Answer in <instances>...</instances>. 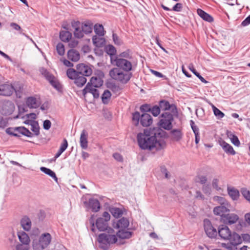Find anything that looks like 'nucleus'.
Segmentation results:
<instances>
[{
    "label": "nucleus",
    "mask_w": 250,
    "mask_h": 250,
    "mask_svg": "<svg viewBox=\"0 0 250 250\" xmlns=\"http://www.w3.org/2000/svg\"><path fill=\"white\" fill-rule=\"evenodd\" d=\"M164 133L160 127L145 129L144 132L138 134L137 139L138 145L143 149L159 150L164 149L166 146L165 142L160 139Z\"/></svg>",
    "instance_id": "nucleus-1"
},
{
    "label": "nucleus",
    "mask_w": 250,
    "mask_h": 250,
    "mask_svg": "<svg viewBox=\"0 0 250 250\" xmlns=\"http://www.w3.org/2000/svg\"><path fill=\"white\" fill-rule=\"evenodd\" d=\"M72 26L74 29V35L77 38L80 39L83 37L84 34H88L92 32L93 23L90 21H85L81 22L79 21L72 22Z\"/></svg>",
    "instance_id": "nucleus-2"
},
{
    "label": "nucleus",
    "mask_w": 250,
    "mask_h": 250,
    "mask_svg": "<svg viewBox=\"0 0 250 250\" xmlns=\"http://www.w3.org/2000/svg\"><path fill=\"white\" fill-rule=\"evenodd\" d=\"M117 240L114 230L111 228L108 229L107 233L100 234L98 237L100 247L104 250H108L110 245L116 243Z\"/></svg>",
    "instance_id": "nucleus-3"
},
{
    "label": "nucleus",
    "mask_w": 250,
    "mask_h": 250,
    "mask_svg": "<svg viewBox=\"0 0 250 250\" xmlns=\"http://www.w3.org/2000/svg\"><path fill=\"white\" fill-rule=\"evenodd\" d=\"M217 232L222 239L229 241L233 246H237L242 243L241 236L235 232H232L227 226L219 229Z\"/></svg>",
    "instance_id": "nucleus-4"
},
{
    "label": "nucleus",
    "mask_w": 250,
    "mask_h": 250,
    "mask_svg": "<svg viewBox=\"0 0 250 250\" xmlns=\"http://www.w3.org/2000/svg\"><path fill=\"white\" fill-rule=\"evenodd\" d=\"M109 74L112 79L123 84L127 83L132 77L131 72H125L117 67L111 69Z\"/></svg>",
    "instance_id": "nucleus-5"
},
{
    "label": "nucleus",
    "mask_w": 250,
    "mask_h": 250,
    "mask_svg": "<svg viewBox=\"0 0 250 250\" xmlns=\"http://www.w3.org/2000/svg\"><path fill=\"white\" fill-rule=\"evenodd\" d=\"M52 237L49 233L42 234L38 239L33 240L32 248L33 250H44L50 244Z\"/></svg>",
    "instance_id": "nucleus-6"
},
{
    "label": "nucleus",
    "mask_w": 250,
    "mask_h": 250,
    "mask_svg": "<svg viewBox=\"0 0 250 250\" xmlns=\"http://www.w3.org/2000/svg\"><path fill=\"white\" fill-rule=\"evenodd\" d=\"M132 121L135 125H139V122L143 126H148L152 123L151 116L147 113H143L142 115L139 112H135L132 114Z\"/></svg>",
    "instance_id": "nucleus-7"
},
{
    "label": "nucleus",
    "mask_w": 250,
    "mask_h": 250,
    "mask_svg": "<svg viewBox=\"0 0 250 250\" xmlns=\"http://www.w3.org/2000/svg\"><path fill=\"white\" fill-rule=\"evenodd\" d=\"M39 71L54 88L58 90L61 89V84L57 79L46 69L41 67L40 68Z\"/></svg>",
    "instance_id": "nucleus-8"
},
{
    "label": "nucleus",
    "mask_w": 250,
    "mask_h": 250,
    "mask_svg": "<svg viewBox=\"0 0 250 250\" xmlns=\"http://www.w3.org/2000/svg\"><path fill=\"white\" fill-rule=\"evenodd\" d=\"M162 119L159 122V126L166 130H169L172 127V122L173 121V115L168 112H165L161 115Z\"/></svg>",
    "instance_id": "nucleus-9"
},
{
    "label": "nucleus",
    "mask_w": 250,
    "mask_h": 250,
    "mask_svg": "<svg viewBox=\"0 0 250 250\" xmlns=\"http://www.w3.org/2000/svg\"><path fill=\"white\" fill-rule=\"evenodd\" d=\"M113 61L117 68L125 72H130L133 69V64L130 60L116 58Z\"/></svg>",
    "instance_id": "nucleus-10"
},
{
    "label": "nucleus",
    "mask_w": 250,
    "mask_h": 250,
    "mask_svg": "<svg viewBox=\"0 0 250 250\" xmlns=\"http://www.w3.org/2000/svg\"><path fill=\"white\" fill-rule=\"evenodd\" d=\"M6 132L14 136L20 137L21 135H22L28 137H33L32 133L24 126L8 128L6 129Z\"/></svg>",
    "instance_id": "nucleus-11"
},
{
    "label": "nucleus",
    "mask_w": 250,
    "mask_h": 250,
    "mask_svg": "<svg viewBox=\"0 0 250 250\" xmlns=\"http://www.w3.org/2000/svg\"><path fill=\"white\" fill-rule=\"evenodd\" d=\"M110 215L108 212L104 211L102 217L98 218L96 222V226L100 231H104L108 228V222L110 220Z\"/></svg>",
    "instance_id": "nucleus-12"
},
{
    "label": "nucleus",
    "mask_w": 250,
    "mask_h": 250,
    "mask_svg": "<svg viewBox=\"0 0 250 250\" xmlns=\"http://www.w3.org/2000/svg\"><path fill=\"white\" fill-rule=\"evenodd\" d=\"M204 224V229L207 235L211 238H215L218 232L216 229L212 226L210 221L208 219H205Z\"/></svg>",
    "instance_id": "nucleus-13"
},
{
    "label": "nucleus",
    "mask_w": 250,
    "mask_h": 250,
    "mask_svg": "<svg viewBox=\"0 0 250 250\" xmlns=\"http://www.w3.org/2000/svg\"><path fill=\"white\" fill-rule=\"evenodd\" d=\"M15 108L13 103L7 101L2 104L0 107V113L3 115H8L12 113Z\"/></svg>",
    "instance_id": "nucleus-14"
},
{
    "label": "nucleus",
    "mask_w": 250,
    "mask_h": 250,
    "mask_svg": "<svg viewBox=\"0 0 250 250\" xmlns=\"http://www.w3.org/2000/svg\"><path fill=\"white\" fill-rule=\"evenodd\" d=\"M14 91V87L11 84L4 83L0 85V95L9 96Z\"/></svg>",
    "instance_id": "nucleus-15"
},
{
    "label": "nucleus",
    "mask_w": 250,
    "mask_h": 250,
    "mask_svg": "<svg viewBox=\"0 0 250 250\" xmlns=\"http://www.w3.org/2000/svg\"><path fill=\"white\" fill-rule=\"evenodd\" d=\"M76 69L80 75L84 76H89L91 75L92 70L88 65L83 63H80L77 65Z\"/></svg>",
    "instance_id": "nucleus-16"
},
{
    "label": "nucleus",
    "mask_w": 250,
    "mask_h": 250,
    "mask_svg": "<svg viewBox=\"0 0 250 250\" xmlns=\"http://www.w3.org/2000/svg\"><path fill=\"white\" fill-rule=\"evenodd\" d=\"M239 219V216L235 213H229L222 217V221L224 223L231 225L236 223Z\"/></svg>",
    "instance_id": "nucleus-17"
},
{
    "label": "nucleus",
    "mask_w": 250,
    "mask_h": 250,
    "mask_svg": "<svg viewBox=\"0 0 250 250\" xmlns=\"http://www.w3.org/2000/svg\"><path fill=\"white\" fill-rule=\"evenodd\" d=\"M230 208V205H221L219 206L216 207L213 209V212L214 214L219 215L222 217L226 215V213L229 211V208Z\"/></svg>",
    "instance_id": "nucleus-18"
},
{
    "label": "nucleus",
    "mask_w": 250,
    "mask_h": 250,
    "mask_svg": "<svg viewBox=\"0 0 250 250\" xmlns=\"http://www.w3.org/2000/svg\"><path fill=\"white\" fill-rule=\"evenodd\" d=\"M91 85L90 83H88L85 87L83 90V95L85 96L87 93H90L93 95L94 98H98L99 97L100 94L99 91Z\"/></svg>",
    "instance_id": "nucleus-19"
},
{
    "label": "nucleus",
    "mask_w": 250,
    "mask_h": 250,
    "mask_svg": "<svg viewBox=\"0 0 250 250\" xmlns=\"http://www.w3.org/2000/svg\"><path fill=\"white\" fill-rule=\"evenodd\" d=\"M80 144L81 147L83 149H86L88 147V133L85 129L81 132Z\"/></svg>",
    "instance_id": "nucleus-20"
},
{
    "label": "nucleus",
    "mask_w": 250,
    "mask_h": 250,
    "mask_svg": "<svg viewBox=\"0 0 250 250\" xmlns=\"http://www.w3.org/2000/svg\"><path fill=\"white\" fill-rule=\"evenodd\" d=\"M129 225L128 220L125 217L119 219L116 223L113 224V227L118 229H125L128 228Z\"/></svg>",
    "instance_id": "nucleus-21"
},
{
    "label": "nucleus",
    "mask_w": 250,
    "mask_h": 250,
    "mask_svg": "<svg viewBox=\"0 0 250 250\" xmlns=\"http://www.w3.org/2000/svg\"><path fill=\"white\" fill-rule=\"evenodd\" d=\"M26 104L27 106L30 108H36L41 104L39 99L32 96L29 97L26 99Z\"/></svg>",
    "instance_id": "nucleus-22"
},
{
    "label": "nucleus",
    "mask_w": 250,
    "mask_h": 250,
    "mask_svg": "<svg viewBox=\"0 0 250 250\" xmlns=\"http://www.w3.org/2000/svg\"><path fill=\"white\" fill-rule=\"evenodd\" d=\"M159 106L163 110H171L173 113L176 111V106L174 104H170L169 102L166 101H161L160 102Z\"/></svg>",
    "instance_id": "nucleus-23"
},
{
    "label": "nucleus",
    "mask_w": 250,
    "mask_h": 250,
    "mask_svg": "<svg viewBox=\"0 0 250 250\" xmlns=\"http://www.w3.org/2000/svg\"><path fill=\"white\" fill-rule=\"evenodd\" d=\"M220 145L226 153H229L232 155L235 154L236 152L232 146L224 141H220Z\"/></svg>",
    "instance_id": "nucleus-24"
},
{
    "label": "nucleus",
    "mask_w": 250,
    "mask_h": 250,
    "mask_svg": "<svg viewBox=\"0 0 250 250\" xmlns=\"http://www.w3.org/2000/svg\"><path fill=\"white\" fill-rule=\"evenodd\" d=\"M117 237L120 239H129L131 237L132 233L130 231L125 230V229H120L116 233Z\"/></svg>",
    "instance_id": "nucleus-25"
},
{
    "label": "nucleus",
    "mask_w": 250,
    "mask_h": 250,
    "mask_svg": "<svg viewBox=\"0 0 250 250\" xmlns=\"http://www.w3.org/2000/svg\"><path fill=\"white\" fill-rule=\"evenodd\" d=\"M88 206L94 212H97L101 207L99 201L97 199L93 198L89 200Z\"/></svg>",
    "instance_id": "nucleus-26"
},
{
    "label": "nucleus",
    "mask_w": 250,
    "mask_h": 250,
    "mask_svg": "<svg viewBox=\"0 0 250 250\" xmlns=\"http://www.w3.org/2000/svg\"><path fill=\"white\" fill-rule=\"evenodd\" d=\"M20 241L24 245H28L30 240L28 235L24 231H20L18 233Z\"/></svg>",
    "instance_id": "nucleus-27"
},
{
    "label": "nucleus",
    "mask_w": 250,
    "mask_h": 250,
    "mask_svg": "<svg viewBox=\"0 0 250 250\" xmlns=\"http://www.w3.org/2000/svg\"><path fill=\"white\" fill-rule=\"evenodd\" d=\"M227 190L228 194L233 200H236L238 199L240 195L238 190L235 188L234 187H228Z\"/></svg>",
    "instance_id": "nucleus-28"
},
{
    "label": "nucleus",
    "mask_w": 250,
    "mask_h": 250,
    "mask_svg": "<svg viewBox=\"0 0 250 250\" xmlns=\"http://www.w3.org/2000/svg\"><path fill=\"white\" fill-rule=\"evenodd\" d=\"M67 57L70 60L73 62H77L80 59V56L78 51L71 49L68 51Z\"/></svg>",
    "instance_id": "nucleus-29"
},
{
    "label": "nucleus",
    "mask_w": 250,
    "mask_h": 250,
    "mask_svg": "<svg viewBox=\"0 0 250 250\" xmlns=\"http://www.w3.org/2000/svg\"><path fill=\"white\" fill-rule=\"evenodd\" d=\"M170 135L172 140L178 141L182 139L183 134L180 129H174L170 131Z\"/></svg>",
    "instance_id": "nucleus-30"
},
{
    "label": "nucleus",
    "mask_w": 250,
    "mask_h": 250,
    "mask_svg": "<svg viewBox=\"0 0 250 250\" xmlns=\"http://www.w3.org/2000/svg\"><path fill=\"white\" fill-rule=\"evenodd\" d=\"M197 12L198 15L205 21H208L209 22L213 21V18L212 17L203 10L201 9H198Z\"/></svg>",
    "instance_id": "nucleus-31"
},
{
    "label": "nucleus",
    "mask_w": 250,
    "mask_h": 250,
    "mask_svg": "<svg viewBox=\"0 0 250 250\" xmlns=\"http://www.w3.org/2000/svg\"><path fill=\"white\" fill-rule=\"evenodd\" d=\"M21 224L25 230L28 231L31 229V222L30 219L27 216H24L22 218L21 221Z\"/></svg>",
    "instance_id": "nucleus-32"
},
{
    "label": "nucleus",
    "mask_w": 250,
    "mask_h": 250,
    "mask_svg": "<svg viewBox=\"0 0 250 250\" xmlns=\"http://www.w3.org/2000/svg\"><path fill=\"white\" fill-rule=\"evenodd\" d=\"M90 84L94 87H99L102 85L103 81V80L99 77H92L90 82Z\"/></svg>",
    "instance_id": "nucleus-33"
},
{
    "label": "nucleus",
    "mask_w": 250,
    "mask_h": 250,
    "mask_svg": "<svg viewBox=\"0 0 250 250\" xmlns=\"http://www.w3.org/2000/svg\"><path fill=\"white\" fill-rule=\"evenodd\" d=\"M71 37L72 34L69 31H62L60 32V38L62 42H67L71 39Z\"/></svg>",
    "instance_id": "nucleus-34"
},
{
    "label": "nucleus",
    "mask_w": 250,
    "mask_h": 250,
    "mask_svg": "<svg viewBox=\"0 0 250 250\" xmlns=\"http://www.w3.org/2000/svg\"><path fill=\"white\" fill-rule=\"evenodd\" d=\"M86 82V79L84 76L79 75L74 80V83L78 87L83 86Z\"/></svg>",
    "instance_id": "nucleus-35"
},
{
    "label": "nucleus",
    "mask_w": 250,
    "mask_h": 250,
    "mask_svg": "<svg viewBox=\"0 0 250 250\" xmlns=\"http://www.w3.org/2000/svg\"><path fill=\"white\" fill-rule=\"evenodd\" d=\"M66 75L70 79L75 80L79 74L77 69L69 68L66 71Z\"/></svg>",
    "instance_id": "nucleus-36"
},
{
    "label": "nucleus",
    "mask_w": 250,
    "mask_h": 250,
    "mask_svg": "<svg viewBox=\"0 0 250 250\" xmlns=\"http://www.w3.org/2000/svg\"><path fill=\"white\" fill-rule=\"evenodd\" d=\"M30 125L31 126V129L33 132V134L38 136L40 134V127L37 122L32 121L30 122Z\"/></svg>",
    "instance_id": "nucleus-37"
},
{
    "label": "nucleus",
    "mask_w": 250,
    "mask_h": 250,
    "mask_svg": "<svg viewBox=\"0 0 250 250\" xmlns=\"http://www.w3.org/2000/svg\"><path fill=\"white\" fill-rule=\"evenodd\" d=\"M95 33L100 37L104 36V31L103 26L100 24H96L94 26Z\"/></svg>",
    "instance_id": "nucleus-38"
},
{
    "label": "nucleus",
    "mask_w": 250,
    "mask_h": 250,
    "mask_svg": "<svg viewBox=\"0 0 250 250\" xmlns=\"http://www.w3.org/2000/svg\"><path fill=\"white\" fill-rule=\"evenodd\" d=\"M161 6L163 8V9H164L166 11H171V10H173V11H174L179 12V11H181V10H182V9L183 8L182 4L181 3H176L173 7L172 9L169 8V7L164 5L163 4H161Z\"/></svg>",
    "instance_id": "nucleus-39"
},
{
    "label": "nucleus",
    "mask_w": 250,
    "mask_h": 250,
    "mask_svg": "<svg viewBox=\"0 0 250 250\" xmlns=\"http://www.w3.org/2000/svg\"><path fill=\"white\" fill-rule=\"evenodd\" d=\"M110 211L115 218H119L123 214L122 209L118 208H110Z\"/></svg>",
    "instance_id": "nucleus-40"
},
{
    "label": "nucleus",
    "mask_w": 250,
    "mask_h": 250,
    "mask_svg": "<svg viewBox=\"0 0 250 250\" xmlns=\"http://www.w3.org/2000/svg\"><path fill=\"white\" fill-rule=\"evenodd\" d=\"M40 169L45 174L49 175L50 177L54 178L56 181H57V177L56 175V174L54 171L51 170L50 169L45 167H41Z\"/></svg>",
    "instance_id": "nucleus-41"
},
{
    "label": "nucleus",
    "mask_w": 250,
    "mask_h": 250,
    "mask_svg": "<svg viewBox=\"0 0 250 250\" xmlns=\"http://www.w3.org/2000/svg\"><path fill=\"white\" fill-rule=\"evenodd\" d=\"M189 69L200 80L202 83H208V82L196 70L193 64H191L189 65Z\"/></svg>",
    "instance_id": "nucleus-42"
},
{
    "label": "nucleus",
    "mask_w": 250,
    "mask_h": 250,
    "mask_svg": "<svg viewBox=\"0 0 250 250\" xmlns=\"http://www.w3.org/2000/svg\"><path fill=\"white\" fill-rule=\"evenodd\" d=\"M111 96V93L108 90H106L104 91L102 95V101L104 104H107L108 103Z\"/></svg>",
    "instance_id": "nucleus-43"
},
{
    "label": "nucleus",
    "mask_w": 250,
    "mask_h": 250,
    "mask_svg": "<svg viewBox=\"0 0 250 250\" xmlns=\"http://www.w3.org/2000/svg\"><path fill=\"white\" fill-rule=\"evenodd\" d=\"M10 25L14 30H15L16 31H19V33L20 34L25 36L27 38L30 39V40H31L32 42H33V41L32 40V39L30 38V37L28 36L25 35L24 33H22V29L19 25H18V24H17L16 23H15V22H11L10 23Z\"/></svg>",
    "instance_id": "nucleus-44"
},
{
    "label": "nucleus",
    "mask_w": 250,
    "mask_h": 250,
    "mask_svg": "<svg viewBox=\"0 0 250 250\" xmlns=\"http://www.w3.org/2000/svg\"><path fill=\"white\" fill-rule=\"evenodd\" d=\"M213 200L217 202L221 205H230L229 203L224 198L218 196H215L213 197Z\"/></svg>",
    "instance_id": "nucleus-45"
},
{
    "label": "nucleus",
    "mask_w": 250,
    "mask_h": 250,
    "mask_svg": "<svg viewBox=\"0 0 250 250\" xmlns=\"http://www.w3.org/2000/svg\"><path fill=\"white\" fill-rule=\"evenodd\" d=\"M108 87L111 89V90L115 93L116 95H119L121 91L120 86L118 85L110 83L108 86Z\"/></svg>",
    "instance_id": "nucleus-46"
},
{
    "label": "nucleus",
    "mask_w": 250,
    "mask_h": 250,
    "mask_svg": "<svg viewBox=\"0 0 250 250\" xmlns=\"http://www.w3.org/2000/svg\"><path fill=\"white\" fill-rule=\"evenodd\" d=\"M196 183H199L202 185H205L207 182V177L204 175H199L194 178Z\"/></svg>",
    "instance_id": "nucleus-47"
},
{
    "label": "nucleus",
    "mask_w": 250,
    "mask_h": 250,
    "mask_svg": "<svg viewBox=\"0 0 250 250\" xmlns=\"http://www.w3.org/2000/svg\"><path fill=\"white\" fill-rule=\"evenodd\" d=\"M240 192L243 197L250 203V191L247 188H241Z\"/></svg>",
    "instance_id": "nucleus-48"
},
{
    "label": "nucleus",
    "mask_w": 250,
    "mask_h": 250,
    "mask_svg": "<svg viewBox=\"0 0 250 250\" xmlns=\"http://www.w3.org/2000/svg\"><path fill=\"white\" fill-rule=\"evenodd\" d=\"M212 109L214 112V114L216 116L218 119H221L225 116V114L214 105H212Z\"/></svg>",
    "instance_id": "nucleus-49"
},
{
    "label": "nucleus",
    "mask_w": 250,
    "mask_h": 250,
    "mask_svg": "<svg viewBox=\"0 0 250 250\" xmlns=\"http://www.w3.org/2000/svg\"><path fill=\"white\" fill-rule=\"evenodd\" d=\"M93 44L97 46H99L104 42V40L102 38H98L96 36H94L92 38Z\"/></svg>",
    "instance_id": "nucleus-50"
},
{
    "label": "nucleus",
    "mask_w": 250,
    "mask_h": 250,
    "mask_svg": "<svg viewBox=\"0 0 250 250\" xmlns=\"http://www.w3.org/2000/svg\"><path fill=\"white\" fill-rule=\"evenodd\" d=\"M56 50L57 53L60 56H62L64 54V47L62 43L60 42L56 46Z\"/></svg>",
    "instance_id": "nucleus-51"
},
{
    "label": "nucleus",
    "mask_w": 250,
    "mask_h": 250,
    "mask_svg": "<svg viewBox=\"0 0 250 250\" xmlns=\"http://www.w3.org/2000/svg\"><path fill=\"white\" fill-rule=\"evenodd\" d=\"M106 53L111 56L116 54V50L115 48L112 45H108L106 47Z\"/></svg>",
    "instance_id": "nucleus-52"
},
{
    "label": "nucleus",
    "mask_w": 250,
    "mask_h": 250,
    "mask_svg": "<svg viewBox=\"0 0 250 250\" xmlns=\"http://www.w3.org/2000/svg\"><path fill=\"white\" fill-rule=\"evenodd\" d=\"M230 138L231 139V143L235 146H240V143L238 137L233 134L230 135Z\"/></svg>",
    "instance_id": "nucleus-53"
},
{
    "label": "nucleus",
    "mask_w": 250,
    "mask_h": 250,
    "mask_svg": "<svg viewBox=\"0 0 250 250\" xmlns=\"http://www.w3.org/2000/svg\"><path fill=\"white\" fill-rule=\"evenodd\" d=\"M154 116H157L160 113V108L158 106L155 105L151 108L150 111Z\"/></svg>",
    "instance_id": "nucleus-54"
},
{
    "label": "nucleus",
    "mask_w": 250,
    "mask_h": 250,
    "mask_svg": "<svg viewBox=\"0 0 250 250\" xmlns=\"http://www.w3.org/2000/svg\"><path fill=\"white\" fill-rule=\"evenodd\" d=\"M118 58H123L127 60H130L132 57L128 51H126L120 53L119 55Z\"/></svg>",
    "instance_id": "nucleus-55"
},
{
    "label": "nucleus",
    "mask_w": 250,
    "mask_h": 250,
    "mask_svg": "<svg viewBox=\"0 0 250 250\" xmlns=\"http://www.w3.org/2000/svg\"><path fill=\"white\" fill-rule=\"evenodd\" d=\"M202 190L205 194H209L211 192V188L209 184H205L203 185Z\"/></svg>",
    "instance_id": "nucleus-56"
},
{
    "label": "nucleus",
    "mask_w": 250,
    "mask_h": 250,
    "mask_svg": "<svg viewBox=\"0 0 250 250\" xmlns=\"http://www.w3.org/2000/svg\"><path fill=\"white\" fill-rule=\"evenodd\" d=\"M151 109L150 106L147 104H145L141 106L140 110L143 112L150 111Z\"/></svg>",
    "instance_id": "nucleus-57"
},
{
    "label": "nucleus",
    "mask_w": 250,
    "mask_h": 250,
    "mask_svg": "<svg viewBox=\"0 0 250 250\" xmlns=\"http://www.w3.org/2000/svg\"><path fill=\"white\" fill-rule=\"evenodd\" d=\"M28 245H24L23 244H18L16 246V250H28Z\"/></svg>",
    "instance_id": "nucleus-58"
},
{
    "label": "nucleus",
    "mask_w": 250,
    "mask_h": 250,
    "mask_svg": "<svg viewBox=\"0 0 250 250\" xmlns=\"http://www.w3.org/2000/svg\"><path fill=\"white\" fill-rule=\"evenodd\" d=\"M241 238L242 239V241H244L245 242L247 243L250 242V235L249 234H243Z\"/></svg>",
    "instance_id": "nucleus-59"
},
{
    "label": "nucleus",
    "mask_w": 250,
    "mask_h": 250,
    "mask_svg": "<svg viewBox=\"0 0 250 250\" xmlns=\"http://www.w3.org/2000/svg\"><path fill=\"white\" fill-rule=\"evenodd\" d=\"M51 125V122L48 120H46L43 122V128L45 130H48Z\"/></svg>",
    "instance_id": "nucleus-60"
},
{
    "label": "nucleus",
    "mask_w": 250,
    "mask_h": 250,
    "mask_svg": "<svg viewBox=\"0 0 250 250\" xmlns=\"http://www.w3.org/2000/svg\"><path fill=\"white\" fill-rule=\"evenodd\" d=\"M212 185L213 188L217 190H219L221 189V188L218 187V180L217 179H213Z\"/></svg>",
    "instance_id": "nucleus-61"
},
{
    "label": "nucleus",
    "mask_w": 250,
    "mask_h": 250,
    "mask_svg": "<svg viewBox=\"0 0 250 250\" xmlns=\"http://www.w3.org/2000/svg\"><path fill=\"white\" fill-rule=\"evenodd\" d=\"M151 72L155 76L159 77V78H165V79H166V77L165 76L163 75L161 73L158 72L157 71L151 69L150 70Z\"/></svg>",
    "instance_id": "nucleus-62"
},
{
    "label": "nucleus",
    "mask_w": 250,
    "mask_h": 250,
    "mask_svg": "<svg viewBox=\"0 0 250 250\" xmlns=\"http://www.w3.org/2000/svg\"><path fill=\"white\" fill-rule=\"evenodd\" d=\"M249 24H250V15L242 22L241 25L243 26H245Z\"/></svg>",
    "instance_id": "nucleus-63"
},
{
    "label": "nucleus",
    "mask_w": 250,
    "mask_h": 250,
    "mask_svg": "<svg viewBox=\"0 0 250 250\" xmlns=\"http://www.w3.org/2000/svg\"><path fill=\"white\" fill-rule=\"evenodd\" d=\"M68 44L71 48H74L78 44V42L76 40H73L69 42Z\"/></svg>",
    "instance_id": "nucleus-64"
}]
</instances>
